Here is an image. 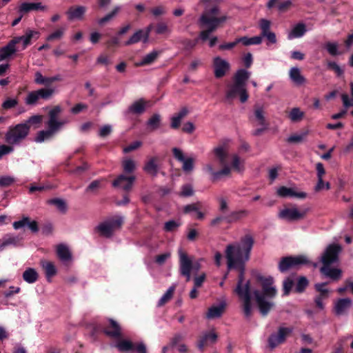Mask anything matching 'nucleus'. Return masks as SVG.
<instances>
[{"label": "nucleus", "mask_w": 353, "mask_h": 353, "mask_svg": "<svg viewBox=\"0 0 353 353\" xmlns=\"http://www.w3.org/2000/svg\"><path fill=\"white\" fill-rule=\"evenodd\" d=\"M278 196L280 197H291L298 199H305L307 196V194L303 192H298L296 188H288L285 186H281L276 190Z\"/></svg>", "instance_id": "obj_20"}, {"label": "nucleus", "mask_w": 353, "mask_h": 353, "mask_svg": "<svg viewBox=\"0 0 353 353\" xmlns=\"http://www.w3.org/2000/svg\"><path fill=\"white\" fill-rule=\"evenodd\" d=\"M254 239L250 235H245L239 241L228 244L225 250L228 268L239 272L235 293L242 301V307L246 318L250 317L252 305L250 303V281L244 280L245 264L250 259Z\"/></svg>", "instance_id": "obj_1"}, {"label": "nucleus", "mask_w": 353, "mask_h": 353, "mask_svg": "<svg viewBox=\"0 0 353 353\" xmlns=\"http://www.w3.org/2000/svg\"><path fill=\"white\" fill-rule=\"evenodd\" d=\"M157 161V159L156 157H152L148 160L143 167L144 171L152 176H157L159 171Z\"/></svg>", "instance_id": "obj_35"}, {"label": "nucleus", "mask_w": 353, "mask_h": 353, "mask_svg": "<svg viewBox=\"0 0 353 353\" xmlns=\"http://www.w3.org/2000/svg\"><path fill=\"white\" fill-rule=\"evenodd\" d=\"M14 182V178L11 176L3 175L0 176V187L5 188L11 185Z\"/></svg>", "instance_id": "obj_55"}, {"label": "nucleus", "mask_w": 353, "mask_h": 353, "mask_svg": "<svg viewBox=\"0 0 353 353\" xmlns=\"http://www.w3.org/2000/svg\"><path fill=\"white\" fill-rule=\"evenodd\" d=\"M226 303L225 301H222L217 305H214L208 309L206 314V318L208 319H214L219 318L223 314Z\"/></svg>", "instance_id": "obj_24"}, {"label": "nucleus", "mask_w": 353, "mask_h": 353, "mask_svg": "<svg viewBox=\"0 0 353 353\" xmlns=\"http://www.w3.org/2000/svg\"><path fill=\"white\" fill-rule=\"evenodd\" d=\"M145 39V35L143 30H139L132 35V37L125 43V45L129 46L138 43L140 41Z\"/></svg>", "instance_id": "obj_47"}, {"label": "nucleus", "mask_w": 353, "mask_h": 353, "mask_svg": "<svg viewBox=\"0 0 353 353\" xmlns=\"http://www.w3.org/2000/svg\"><path fill=\"white\" fill-rule=\"evenodd\" d=\"M251 75V72L245 69L238 70L234 77L232 83L227 86L225 99L230 101L239 97L241 103H245L248 99L246 83Z\"/></svg>", "instance_id": "obj_4"}, {"label": "nucleus", "mask_w": 353, "mask_h": 353, "mask_svg": "<svg viewBox=\"0 0 353 353\" xmlns=\"http://www.w3.org/2000/svg\"><path fill=\"white\" fill-rule=\"evenodd\" d=\"M159 54V52L158 51L153 50L152 52H151L147 54L145 56H144L143 57L142 60L139 63H136V65L142 66V65L150 64L154 61V60L157 58Z\"/></svg>", "instance_id": "obj_42"}, {"label": "nucleus", "mask_w": 353, "mask_h": 353, "mask_svg": "<svg viewBox=\"0 0 353 353\" xmlns=\"http://www.w3.org/2000/svg\"><path fill=\"white\" fill-rule=\"evenodd\" d=\"M146 108V102L143 99L134 101L128 108V112L134 114H141L144 112Z\"/></svg>", "instance_id": "obj_36"}, {"label": "nucleus", "mask_w": 353, "mask_h": 353, "mask_svg": "<svg viewBox=\"0 0 353 353\" xmlns=\"http://www.w3.org/2000/svg\"><path fill=\"white\" fill-rule=\"evenodd\" d=\"M181 223L180 221L171 220L165 223L164 230L166 232L175 231L180 225Z\"/></svg>", "instance_id": "obj_52"}, {"label": "nucleus", "mask_w": 353, "mask_h": 353, "mask_svg": "<svg viewBox=\"0 0 353 353\" xmlns=\"http://www.w3.org/2000/svg\"><path fill=\"white\" fill-rule=\"evenodd\" d=\"M176 284H173L170 286L168 290L165 292V294L161 297L159 300L157 305L159 307H161L168 303L173 296L174 292L175 291Z\"/></svg>", "instance_id": "obj_41"}, {"label": "nucleus", "mask_w": 353, "mask_h": 353, "mask_svg": "<svg viewBox=\"0 0 353 353\" xmlns=\"http://www.w3.org/2000/svg\"><path fill=\"white\" fill-rule=\"evenodd\" d=\"M350 85L351 98H350L348 94H341V99H342L343 104V106L345 107V108L353 107V82H351ZM351 114L353 116V110L351 112Z\"/></svg>", "instance_id": "obj_45"}, {"label": "nucleus", "mask_w": 353, "mask_h": 353, "mask_svg": "<svg viewBox=\"0 0 353 353\" xmlns=\"http://www.w3.org/2000/svg\"><path fill=\"white\" fill-rule=\"evenodd\" d=\"M121 8L119 6H116L110 13L106 14L104 17L99 19V24L103 25L106 22L109 21L110 19H112L114 17H115L117 14V13L121 10Z\"/></svg>", "instance_id": "obj_50"}, {"label": "nucleus", "mask_w": 353, "mask_h": 353, "mask_svg": "<svg viewBox=\"0 0 353 353\" xmlns=\"http://www.w3.org/2000/svg\"><path fill=\"white\" fill-rule=\"evenodd\" d=\"M213 69L214 77L219 79L224 77L230 70V64L227 60L217 56L213 59Z\"/></svg>", "instance_id": "obj_15"}, {"label": "nucleus", "mask_w": 353, "mask_h": 353, "mask_svg": "<svg viewBox=\"0 0 353 353\" xmlns=\"http://www.w3.org/2000/svg\"><path fill=\"white\" fill-rule=\"evenodd\" d=\"M352 306L350 298L339 299L334 303V312L337 316L347 315Z\"/></svg>", "instance_id": "obj_19"}, {"label": "nucleus", "mask_w": 353, "mask_h": 353, "mask_svg": "<svg viewBox=\"0 0 353 353\" xmlns=\"http://www.w3.org/2000/svg\"><path fill=\"white\" fill-rule=\"evenodd\" d=\"M307 284H308V281H307V279L305 277H301V278H299V279L298 280V281L296 283V285L295 287V290L297 292H302L305 290V288L307 287Z\"/></svg>", "instance_id": "obj_58"}, {"label": "nucleus", "mask_w": 353, "mask_h": 353, "mask_svg": "<svg viewBox=\"0 0 353 353\" xmlns=\"http://www.w3.org/2000/svg\"><path fill=\"white\" fill-rule=\"evenodd\" d=\"M171 256V254L170 252H165L163 254H159L157 255L156 257H155V262L159 265H163L165 261L170 259Z\"/></svg>", "instance_id": "obj_59"}, {"label": "nucleus", "mask_w": 353, "mask_h": 353, "mask_svg": "<svg viewBox=\"0 0 353 353\" xmlns=\"http://www.w3.org/2000/svg\"><path fill=\"white\" fill-rule=\"evenodd\" d=\"M46 10L47 6L40 2H23L19 7V12L20 14L28 13L33 10L45 11Z\"/></svg>", "instance_id": "obj_22"}, {"label": "nucleus", "mask_w": 353, "mask_h": 353, "mask_svg": "<svg viewBox=\"0 0 353 353\" xmlns=\"http://www.w3.org/2000/svg\"><path fill=\"white\" fill-rule=\"evenodd\" d=\"M213 153L219 159L220 163L225 165L228 156V149L225 145H221L214 148Z\"/></svg>", "instance_id": "obj_29"}, {"label": "nucleus", "mask_w": 353, "mask_h": 353, "mask_svg": "<svg viewBox=\"0 0 353 353\" xmlns=\"http://www.w3.org/2000/svg\"><path fill=\"white\" fill-rule=\"evenodd\" d=\"M307 134H308V132H302L300 134H294L290 136L287 139V141H288V142L292 143H300L305 139V137H306Z\"/></svg>", "instance_id": "obj_53"}, {"label": "nucleus", "mask_w": 353, "mask_h": 353, "mask_svg": "<svg viewBox=\"0 0 353 353\" xmlns=\"http://www.w3.org/2000/svg\"><path fill=\"white\" fill-rule=\"evenodd\" d=\"M29 132L28 123H19L10 128L5 135V140L9 145H17L25 139Z\"/></svg>", "instance_id": "obj_7"}, {"label": "nucleus", "mask_w": 353, "mask_h": 353, "mask_svg": "<svg viewBox=\"0 0 353 353\" xmlns=\"http://www.w3.org/2000/svg\"><path fill=\"white\" fill-rule=\"evenodd\" d=\"M341 247L336 243L327 246L325 252L321 256L323 266L321 268V272L326 277L332 280H338L341 278L342 272L340 269L331 268L330 265L338 261V255L341 252Z\"/></svg>", "instance_id": "obj_5"}, {"label": "nucleus", "mask_w": 353, "mask_h": 353, "mask_svg": "<svg viewBox=\"0 0 353 353\" xmlns=\"http://www.w3.org/2000/svg\"><path fill=\"white\" fill-rule=\"evenodd\" d=\"M47 203L50 205H54L57 209L62 213H65L67 211V204L65 201L62 199L54 198L49 199L48 200Z\"/></svg>", "instance_id": "obj_40"}, {"label": "nucleus", "mask_w": 353, "mask_h": 353, "mask_svg": "<svg viewBox=\"0 0 353 353\" xmlns=\"http://www.w3.org/2000/svg\"><path fill=\"white\" fill-rule=\"evenodd\" d=\"M57 254L59 259L64 263L72 260V254L68 245L61 243L57 245Z\"/></svg>", "instance_id": "obj_25"}, {"label": "nucleus", "mask_w": 353, "mask_h": 353, "mask_svg": "<svg viewBox=\"0 0 353 353\" xmlns=\"http://www.w3.org/2000/svg\"><path fill=\"white\" fill-rule=\"evenodd\" d=\"M109 324L104 327V333L111 337H119L121 336V328L117 322L112 319L108 320Z\"/></svg>", "instance_id": "obj_27"}, {"label": "nucleus", "mask_w": 353, "mask_h": 353, "mask_svg": "<svg viewBox=\"0 0 353 353\" xmlns=\"http://www.w3.org/2000/svg\"><path fill=\"white\" fill-rule=\"evenodd\" d=\"M34 82L38 85H49L50 77H46L42 75L40 72H37L34 74Z\"/></svg>", "instance_id": "obj_51"}, {"label": "nucleus", "mask_w": 353, "mask_h": 353, "mask_svg": "<svg viewBox=\"0 0 353 353\" xmlns=\"http://www.w3.org/2000/svg\"><path fill=\"white\" fill-rule=\"evenodd\" d=\"M203 171L206 174H210L211 179L212 181H214V174H216L217 171L214 170L213 165L212 163H209L204 165L203 167Z\"/></svg>", "instance_id": "obj_62"}, {"label": "nucleus", "mask_w": 353, "mask_h": 353, "mask_svg": "<svg viewBox=\"0 0 353 353\" xmlns=\"http://www.w3.org/2000/svg\"><path fill=\"white\" fill-rule=\"evenodd\" d=\"M308 260L305 256H288L281 259L279 263V268L282 272H285L292 268H296L300 265L305 264Z\"/></svg>", "instance_id": "obj_11"}, {"label": "nucleus", "mask_w": 353, "mask_h": 353, "mask_svg": "<svg viewBox=\"0 0 353 353\" xmlns=\"http://www.w3.org/2000/svg\"><path fill=\"white\" fill-rule=\"evenodd\" d=\"M307 212V209L301 210L295 207L286 208L279 212V216L287 221H295L303 218Z\"/></svg>", "instance_id": "obj_13"}, {"label": "nucleus", "mask_w": 353, "mask_h": 353, "mask_svg": "<svg viewBox=\"0 0 353 353\" xmlns=\"http://www.w3.org/2000/svg\"><path fill=\"white\" fill-rule=\"evenodd\" d=\"M293 328L292 327H280L278 331L272 334L268 339V345L273 349L283 343L285 339L292 334Z\"/></svg>", "instance_id": "obj_10"}, {"label": "nucleus", "mask_w": 353, "mask_h": 353, "mask_svg": "<svg viewBox=\"0 0 353 353\" xmlns=\"http://www.w3.org/2000/svg\"><path fill=\"white\" fill-rule=\"evenodd\" d=\"M256 281L261 285L263 292H261L258 290L252 289L251 286V282L250 281V301L252 300V293L254 294L256 302L259 307V311L263 316H265L272 309L274 305L272 301L269 299L274 298L276 294V289L274 285V279L272 276H264L261 274L256 275ZM252 310L253 306L252 302ZM252 311L251 312V313ZM252 314H250V316Z\"/></svg>", "instance_id": "obj_2"}, {"label": "nucleus", "mask_w": 353, "mask_h": 353, "mask_svg": "<svg viewBox=\"0 0 353 353\" xmlns=\"http://www.w3.org/2000/svg\"><path fill=\"white\" fill-rule=\"evenodd\" d=\"M289 77L290 80L297 85H301L305 82V77L301 74L300 69L297 67H293L290 70Z\"/></svg>", "instance_id": "obj_32"}, {"label": "nucleus", "mask_w": 353, "mask_h": 353, "mask_svg": "<svg viewBox=\"0 0 353 353\" xmlns=\"http://www.w3.org/2000/svg\"><path fill=\"white\" fill-rule=\"evenodd\" d=\"M121 352L128 351L133 348L132 343L129 340H121L114 345Z\"/></svg>", "instance_id": "obj_49"}, {"label": "nucleus", "mask_w": 353, "mask_h": 353, "mask_svg": "<svg viewBox=\"0 0 353 353\" xmlns=\"http://www.w3.org/2000/svg\"><path fill=\"white\" fill-rule=\"evenodd\" d=\"M61 111V109L59 106H56L50 111V118L47 123L48 129L38 132L35 137V141L37 143H42L50 139L66 123V121H59L57 119V117Z\"/></svg>", "instance_id": "obj_6"}, {"label": "nucleus", "mask_w": 353, "mask_h": 353, "mask_svg": "<svg viewBox=\"0 0 353 353\" xmlns=\"http://www.w3.org/2000/svg\"><path fill=\"white\" fill-rule=\"evenodd\" d=\"M174 158L182 163V169L185 173L191 172L194 170V159L192 157L185 158L183 151L177 148L172 149Z\"/></svg>", "instance_id": "obj_16"}, {"label": "nucleus", "mask_w": 353, "mask_h": 353, "mask_svg": "<svg viewBox=\"0 0 353 353\" xmlns=\"http://www.w3.org/2000/svg\"><path fill=\"white\" fill-rule=\"evenodd\" d=\"M135 181L134 176H125V174H120L112 183V185L115 188H119L125 192L130 191Z\"/></svg>", "instance_id": "obj_18"}, {"label": "nucleus", "mask_w": 353, "mask_h": 353, "mask_svg": "<svg viewBox=\"0 0 353 353\" xmlns=\"http://www.w3.org/2000/svg\"><path fill=\"white\" fill-rule=\"evenodd\" d=\"M122 166L125 172L131 173L135 170L136 163L131 159H125L122 161Z\"/></svg>", "instance_id": "obj_48"}, {"label": "nucleus", "mask_w": 353, "mask_h": 353, "mask_svg": "<svg viewBox=\"0 0 353 353\" xmlns=\"http://www.w3.org/2000/svg\"><path fill=\"white\" fill-rule=\"evenodd\" d=\"M230 171L231 168L229 166H224V168L222 170L217 171L216 174H214V181L220 179L223 176L230 174Z\"/></svg>", "instance_id": "obj_60"}, {"label": "nucleus", "mask_w": 353, "mask_h": 353, "mask_svg": "<svg viewBox=\"0 0 353 353\" xmlns=\"http://www.w3.org/2000/svg\"><path fill=\"white\" fill-rule=\"evenodd\" d=\"M54 93V89L52 88H43L32 91L28 93L25 98V103L28 105H36L40 99L48 100Z\"/></svg>", "instance_id": "obj_8"}, {"label": "nucleus", "mask_w": 353, "mask_h": 353, "mask_svg": "<svg viewBox=\"0 0 353 353\" xmlns=\"http://www.w3.org/2000/svg\"><path fill=\"white\" fill-rule=\"evenodd\" d=\"M327 51L332 56H335L338 54V48L339 45L335 42H327L325 46Z\"/></svg>", "instance_id": "obj_56"}, {"label": "nucleus", "mask_w": 353, "mask_h": 353, "mask_svg": "<svg viewBox=\"0 0 353 353\" xmlns=\"http://www.w3.org/2000/svg\"><path fill=\"white\" fill-rule=\"evenodd\" d=\"M40 265L45 271L48 281L50 282L52 277L57 274V269L53 263L45 260H41Z\"/></svg>", "instance_id": "obj_31"}, {"label": "nucleus", "mask_w": 353, "mask_h": 353, "mask_svg": "<svg viewBox=\"0 0 353 353\" xmlns=\"http://www.w3.org/2000/svg\"><path fill=\"white\" fill-rule=\"evenodd\" d=\"M39 33L37 31L28 30L26 31L24 35L14 37L12 39V41L14 42L15 46L17 43L22 42L21 50H25L31 43V39L34 36H37L36 39H37L39 37Z\"/></svg>", "instance_id": "obj_21"}, {"label": "nucleus", "mask_w": 353, "mask_h": 353, "mask_svg": "<svg viewBox=\"0 0 353 353\" xmlns=\"http://www.w3.org/2000/svg\"><path fill=\"white\" fill-rule=\"evenodd\" d=\"M252 121L256 126L259 128L255 130L254 134L259 135L263 132L268 127V123L265 117V112L261 107H258L254 110Z\"/></svg>", "instance_id": "obj_14"}, {"label": "nucleus", "mask_w": 353, "mask_h": 353, "mask_svg": "<svg viewBox=\"0 0 353 353\" xmlns=\"http://www.w3.org/2000/svg\"><path fill=\"white\" fill-rule=\"evenodd\" d=\"M18 104L17 99L8 98L2 103V108L4 110H9L14 108Z\"/></svg>", "instance_id": "obj_57"}, {"label": "nucleus", "mask_w": 353, "mask_h": 353, "mask_svg": "<svg viewBox=\"0 0 353 353\" xmlns=\"http://www.w3.org/2000/svg\"><path fill=\"white\" fill-rule=\"evenodd\" d=\"M188 111L187 108H183L179 112L175 113L170 118V127L172 129H177L179 128L181 121L188 114Z\"/></svg>", "instance_id": "obj_28"}, {"label": "nucleus", "mask_w": 353, "mask_h": 353, "mask_svg": "<svg viewBox=\"0 0 353 353\" xmlns=\"http://www.w3.org/2000/svg\"><path fill=\"white\" fill-rule=\"evenodd\" d=\"M194 193L193 188L191 185H184L181 188V195L183 196H190Z\"/></svg>", "instance_id": "obj_64"}, {"label": "nucleus", "mask_w": 353, "mask_h": 353, "mask_svg": "<svg viewBox=\"0 0 353 353\" xmlns=\"http://www.w3.org/2000/svg\"><path fill=\"white\" fill-rule=\"evenodd\" d=\"M217 335L214 331L205 332L201 336L198 342L197 347L200 350L203 351L205 346L215 343Z\"/></svg>", "instance_id": "obj_23"}, {"label": "nucleus", "mask_w": 353, "mask_h": 353, "mask_svg": "<svg viewBox=\"0 0 353 353\" xmlns=\"http://www.w3.org/2000/svg\"><path fill=\"white\" fill-rule=\"evenodd\" d=\"M179 256L181 274L186 277L187 281H189L192 268V260L181 248L179 250Z\"/></svg>", "instance_id": "obj_12"}, {"label": "nucleus", "mask_w": 353, "mask_h": 353, "mask_svg": "<svg viewBox=\"0 0 353 353\" xmlns=\"http://www.w3.org/2000/svg\"><path fill=\"white\" fill-rule=\"evenodd\" d=\"M305 113L299 108H293L289 112V118L292 122L301 121L304 117Z\"/></svg>", "instance_id": "obj_43"}, {"label": "nucleus", "mask_w": 353, "mask_h": 353, "mask_svg": "<svg viewBox=\"0 0 353 353\" xmlns=\"http://www.w3.org/2000/svg\"><path fill=\"white\" fill-rule=\"evenodd\" d=\"M17 51L14 42L12 40L4 47L0 48V61L11 57Z\"/></svg>", "instance_id": "obj_26"}, {"label": "nucleus", "mask_w": 353, "mask_h": 353, "mask_svg": "<svg viewBox=\"0 0 353 353\" xmlns=\"http://www.w3.org/2000/svg\"><path fill=\"white\" fill-rule=\"evenodd\" d=\"M244 161L242 160L237 154H233L232 156L231 166L232 168L238 172H241L244 169Z\"/></svg>", "instance_id": "obj_44"}, {"label": "nucleus", "mask_w": 353, "mask_h": 353, "mask_svg": "<svg viewBox=\"0 0 353 353\" xmlns=\"http://www.w3.org/2000/svg\"><path fill=\"white\" fill-rule=\"evenodd\" d=\"M161 117L159 114L152 115L147 122V125L150 131H154L160 126Z\"/></svg>", "instance_id": "obj_46"}, {"label": "nucleus", "mask_w": 353, "mask_h": 353, "mask_svg": "<svg viewBox=\"0 0 353 353\" xmlns=\"http://www.w3.org/2000/svg\"><path fill=\"white\" fill-rule=\"evenodd\" d=\"M122 223V217L117 216L99 225L97 230L100 232L101 235L105 237H110L116 229L120 228Z\"/></svg>", "instance_id": "obj_9"}, {"label": "nucleus", "mask_w": 353, "mask_h": 353, "mask_svg": "<svg viewBox=\"0 0 353 353\" xmlns=\"http://www.w3.org/2000/svg\"><path fill=\"white\" fill-rule=\"evenodd\" d=\"M227 19L225 14H221L219 8L216 6L205 8L199 19L200 27L203 29L201 31L199 39L203 41L209 39V46L213 47L217 42L218 38L215 36L210 37V34Z\"/></svg>", "instance_id": "obj_3"}, {"label": "nucleus", "mask_w": 353, "mask_h": 353, "mask_svg": "<svg viewBox=\"0 0 353 353\" xmlns=\"http://www.w3.org/2000/svg\"><path fill=\"white\" fill-rule=\"evenodd\" d=\"M305 25L303 23H299L295 25L288 33V38L291 40L295 38H300L303 37L306 32Z\"/></svg>", "instance_id": "obj_33"}, {"label": "nucleus", "mask_w": 353, "mask_h": 353, "mask_svg": "<svg viewBox=\"0 0 353 353\" xmlns=\"http://www.w3.org/2000/svg\"><path fill=\"white\" fill-rule=\"evenodd\" d=\"M84 6L71 7L67 12L70 20L81 19L85 12Z\"/></svg>", "instance_id": "obj_34"}, {"label": "nucleus", "mask_w": 353, "mask_h": 353, "mask_svg": "<svg viewBox=\"0 0 353 353\" xmlns=\"http://www.w3.org/2000/svg\"><path fill=\"white\" fill-rule=\"evenodd\" d=\"M259 26L261 31L259 37L265 38L268 40V45L276 43V34L270 30L271 22L268 19H261L259 21Z\"/></svg>", "instance_id": "obj_17"}, {"label": "nucleus", "mask_w": 353, "mask_h": 353, "mask_svg": "<svg viewBox=\"0 0 353 353\" xmlns=\"http://www.w3.org/2000/svg\"><path fill=\"white\" fill-rule=\"evenodd\" d=\"M329 189H330V184L329 182L323 181V178H317V183L314 187V190L316 192Z\"/></svg>", "instance_id": "obj_54"}, {"label": "nucleus", "mask_w": 353, "mask_h": 353, "mask_svg": "<svg viewBox=\"0 0 353 353\" xmlns=\"http://www.w3.org/2000/svg\"><path fill=\"white\" fill-rule=\"evenodd\" d=\"M293 281L290 278H288L283 281V294L288 295L293 287Z\"/></svg>", "instance_id": "obj_63"}, {"label": "nucleus", "mask_w": 353, "mask_h": 353, "mask_svg": "<svg viewBox=\"0 0 353 353\" xmlns=\"http://www.w3.org/2000/svg\"><path fill=\"white\" fill-rule=\"evenodd\" d=\"M237 42L241 43L243 46L259 45L262 42V37L256 36L253 37H243L237 38Z\"/></svg>", "instance_id": "obj_39"}, {"label": "nucleus", "mask_w": 353, "mask_h": 353, "mask_svg": "<svg viewBox=\"0 0 353 353\" xmlns=\"http://www.w3.org/2000/svg\"><path fill=\"white\" fill-rule=\"evenodd\" d=\"M22 277L26 283L32 284L38 280L39 274L35 269L28 268L23 272Z\"/></svg>", "instance_id": "obj_37"}, {"label": "nucleus", "mask_w": 353, "mask_h": 353, "mask_svg": "<svg viewBox=\"0 0 353 353\" xmlns=\"http://www.w3.org/2000/svg\"><path fill=\"white\" fill-rule=\"evenodd\" d=\"M248 214V211L246 210H240L232 212L228 216H225V220L228 223L236 221Z\"/></svg>", "instance_id": "obj_38"}, {"label": "nucleus", "mask_w": 353, "mask_h": 353, "mask_svg": "<svg viewBox=\"0 0 353 353\" xmlns=\"http://www.w3.org/2000/svg\"><path fill=\"white\" fill-rule=\"evenodd\" d=\"M19 241L20 239L18 236L10 234H6L0 239V251L3 250L5 248L9 245L17 246Z\"/></svg>", "instance_id": "obj_30"}, {"label": "nucleus", "mask_w": 353, "mask_h": 353, "mask_svg": "<svg viewBox=\"0 0 353 353\" xmlns=\"http://www.w3.org/2000/svg\"><path fill=\"white\" fill-rule=\"evenodd\" d=\"M65 30V28H61L57 30L47 37V40L51 41L54 39H60L63 35Z\"/></svg>", "instance_id": "obj_61"}]
</instances>
